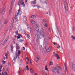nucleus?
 Masks as SVG:
<instances>
[{
    "instance_id": "f257e3e1",
    "label": "nucleus",
    "mask_w": 75,
    "mask_h": 75,
    "mask_svg": "<svg viewBox=\"0 0 75 75\" xmlns=\"http://www.w3.org/2000/svg\"><path fill=\"white\" fill-rule=\"evenodd\" d=\"M22 13V12H21V9L19 8L18 10V13H16V16L15 17V18L16 20V21H18V19H17V16H18V14H19L20 16H21V14Z\"/></svg>"
},
{
    "instance_id": "f03ea898",
    "label": "nucleus",
    "mask_w": 75,
    "mask_h": 75,
    "mask_svg": "<svg viewBox=\"0 0 75 75\" xmlns=\"http://www.w3.org/2000/svg\"><path fill=\"white\" fill-rule=\"evenodd\" d=\"M22 13V12H21V9L19 8L18 10V13H16V16L15 17V18L16 20V21H18V19H17V16H18V14H19L20 16H21V14Z\"/></svg>"
},
{
    "instance_id": "7ed1b4c3",
    "label": "nucleus",
    "mask_w": 75,
    "mask_h": 75,
    "mask_svg": "<svg viewBox=\"0 0 75 75\" xmlns=\"http://www.w3.org/2000/svg\"><path fill=\"white\" fill-rule=\"evenodd\" d=\"M39 34L41 35L42 37H45V31L43 28H42L39 32Z\"/></svg>"
},
{
    "instance_id": "20e7f679",
    "label": "nucleus",
    "mask_w": 75,
    "mask_h": 75,
    "mask_svg": "<svg viewBox=\"0 0 75 75\" xmlns=\"http://www.w3.org/2000/svg\"><path fill=\"white\" fill-rule=\"evenodd\" d=\"M18 4L19 6H20V5H23V7H25V4H24V2L22 1L21 0H19Z\"/></svg>"
},
{
    "instance_id": "39448f33",
    "label": "nucleus",
    "mask_w": 75,
    "mask_h": 75,
    "mask_svg": "<svg viewBox=\"0 0 75 75\" xmlns=\"http://www.w3.org/2000/svg\"><path fill=\"white\" fill-rule=\"evenodd\" d=\"M64 8L65 10V12L67 13V11H68V5H67V2H66V1H64Z\"/></svg>"
},
{
    "instance_id": "423d86ee",
    "label": "nucleus",
    "mask_w": 75,
    "mask_h": 75,
    "mask_svg": "<svg viewBox=\"0 0 75 75\" xmlns=\"http://www.w3.org/2000/svg\"><path fill=\"white\" fill-rule=\"evenodd\" d=\"M35 30L36 31H37L38 34H40V32H39V27L37 26V25H35Z\"/></svg>"
},
{
    "instance_id": "0eeeda50",
    "label": "nucleus",
    "mask_w": 75,
    "mask_h": 75,
    "mask_svg": "<svg viewBox=\"0 0 75 75\" xmlns=\"http://www.w3.org/2000/svg\"><path fill=\"white\" fill-rule=\"evenodd\" d=\"M13 1H12V3L11 4V7L10 8V9L9 10V14H10L11 13V11H12V7H13Z\"/></svg>"
},
{
    "instance_id": "6e6552de",
    "label": "nucleus",
    "mask_w": 75,
    "mask_h": 75,
    "mask_svg": "<svg viewBox=\"0 0 75 75\" xmlns=\"http://www.w3.org/2000/svg\"><path fill=\"white\" fill-rule=\"evenodd\" d=\"M72 69L75 72V65L74 62H72Z\"/></svg>"
},
{
    "instance_id": "1a4fd4ad",
    "label": "nucleus",
    "mask_w": 75,
    "mask_h": 75,
    "mask_svg": "<svg viewBox=\"0 0 75 75\" xmlns=\"http://www.w3.org/2000/svg\"><path fill=\"white\" fill-rule=\"evenodd\" d=\"M9 37V36L8 35L6 38L5 40L3 42V45H4V44H6V42H7V41H8V40Z\"/></svg>"
},
{
    "instance_id": "9d476101",
    "label": "nucleus",
    "mask_w": 75,
    "mask_h": 75,
    "mask_svg": "<svg viewBox=\"0 0 75 75\" xmlns=\"http://www.w3.org/2000/svg\"><path fill=\"white\" fill-rule=\"evenodd\" d=\"M5 9H6V6H4L3 8L2 11V14H3L4 13Z\"/></svg>"
},
{
    "instance_id": "9b49d317",
    "label": "nucleus",
    "mask_w": 75,
    "mask_h": 75,
    "mask_svg": "<svg viewBox=\"0 0 75 75\" xmlns=\"http://www.w3.org/2000/svg\"><path fill=\"white\" fill-rule=\"evenodd\" d=\"M54 56L57 57V59H60V57H59V55H58V54L57 53H56L55 54H54Z\"/></svg>"
},
{
    "instance_id": "f8f14e48",
    "label": "nucleus",
    "mask_w": 75,
    "mask_h": 75,
    "mask_svg": "<svg viewBox=\"0 0 75 75\" xmlns=\"http://www.w3.org/2000/svg\"><path fill=\"white\" fill-rule=\"evenodd\" d=\"M64 65H65V72H67V64L65 62L64 63Z\"/></svg>"
},
{
    "instance_id": "ddd939ff",
    "label": "nucleus",
    "mask_w": 75,
    "mask_h": 75,
    "mask_svg": "<svg viewBox=\"0 0 75 75\" xmlns=\"http://www.w3.org/2000/svg\"><path fill=\"white\" fill-rule=\"evenodd\" d=\"M36 3H37V0H34L33 1L31 2V4H35Z\"/></svg>"
},
{
    "instance_id": "4468645a",
    "label": "nucleus",
    "mask_w": 75,
    "mask_h": 75,
    "mask_svg": "<svg viewBox=\"0 0 75 75\" xmlns=\"http://www.w3.org/2000/svg\"><path fill=\"white\" fill-rule=\"evenodd\" d=\"M18 36L17 37V38L18 39H20L21 37H22V38H23V36L21 35L20 34H18Z\"/></svg>"
},
{
    "instance_id": "2eb2a0df",
    "label": "nucleus",
    "mask_w": 75,
    "mask_h": 75,
    "mask_svg": "<svg viewBox=\"0 0 75 75\" xmlns=\"http://www.w3.org/2000/svg\"><path fill=\"white\" fill-rule=\"evenodd\" d=\"M10 46L11 47V51L12 52H13V48H14V47L13 46V45H11Z\"/></svg>"
},
{
    "instance_id": "dca6fc26",
    "label": "nucleus",
    "mask_w": 75,
    "mask_h": 75,
    "mask_svg": "<svg viewBox=\"0 0 75 75\" xmlns=\"http://www.w3.org/2000/svg\"><path fill=\"white\" fill-rule=\"evenodd\" d=\"M35 38H36V40H38V39L39 38H38V35H36L35 37Z\"/></svg>"
},
{
    "instance_id": "f3484780",
    "label": "nucleus",
    "mask_w": 75,
    "mask_h": 75,
    "mask_svg": "<svg viewBox=\"0 0 75 75\" xmlns=\"http://www.w3.org/2000/svg\"><path fill=\"white\" fill-rule=\"evenodd\" d=\"M16 45V50H19V49H20V47H19V45L18 44H17Z\"/></svg>"
},
{
    "instance_id": "a211bd4d",
    "label": "nucleus",
    "mask_w": 75,
    "mask_h": 75,
    "mask_svg": "<svg viewBox=\"0 0 75 75\" xmlns=\"http://www.w3.org/2000/svg\"><path fill=\"white\" fill-rule=\"evenodd\" d=\"M35 60L36 62H38V61H39V58L37 57L35 59Z\"/></svg>"
},
{
    "instance_id": "6ab92c4d",
    "label": "nucleus",
    "mask_w": 75,
    "mask_h": 75,
    "mask_svg": "<svg viewBox=\"0 0 75 75\" xmlns=\"http://www.w3.org/2000/svg\"><path fill=\"white\" fill-rule=\"evenodd\" d=\"M54 68H55L57 70L61 69V68H60V67H59V66L56 67Z\"/></svg>"
},
{
    "instance_id": "aec40b11",
    "label": "nucleus",
    "mask_w": 75,
    "mask_h": 75,
    "mask_svg": "<svg viewBox=\"0 0 75 75\" xmlns=\"http://www.w3.org/2000/svg\"><path fill=\"white\" fill-rule=\"evenodd\" d=\"M46 52H50V47L49 48L47 49H46V50H45Z\"/></svg>"
},
{
    "instance_id": "412c9836",
    "label": "nucleus",
    "mask_w": 75,
    "mask_h": 75,
    "mask_svg": "<svg viewBox=\"0 0 75 75\" xmlns=\"http://www.w3.org/2000/svg\"><path fill=\"white\" fill-rule=\"evenodd\" d=\"M42 24L43 25H44L45 27H47V24L46 22H44V23Z\"/></svg>"
},
{
    "instance_id": "4be33fe9",
    "label": "nucleus",
    "mask_w": 75,
    "mask_h": 75,
    "mask_svg": "<svg viewBox=\"0 0 75 75\" xmlns=\"http://www.w3.org/2000/svg\"><path fill=\"white\" fill-rule=\"evenodd\" d=\"M56 70L57 69L55 68H54V69L52 70V71L53 72H54V73H55L57 72Z\"/></svg>"
},
{
    "instance_id": "5701e85b",
    "label": "nucleus",
    "mask_w": 75,
    "mask_h": 75,
    "mask_svg": "<svg viewBox=\"0 0 75 75\" xmlns=\"http://www.w3.org/2000/svg\"><path fill=\"white\" fill-rule=\"evenodd\" d=\"M15 54L16 56H17L18 58H19V55H18V53L17 52H16L15 53Z\"/></svg>"
},
{
    "instance_id": "b1692460",
    "label": "nucleus",
    "mask_w": 75,
    "mask_h": 75,
    "mask_svg": "<svg viewBox=\"0 0 75 75\" xmlns=\"http://www.w3.org/2000/svg\"><path fill=\"white\" fill-rule=\"evenodd\" d=\"M24 21H27V18L25 16L24 17Z\"/></svg>"
},
{
    "instance_id": "393cba45",
    "label": "nucleus",
    "mask_w": 75,
    "mask_h": 75,
    "mask_svg": "<svg viewBox=\"0 0 75 75\" xmlns=\"http://www.w3.org/2000/svg\"><path fill=\"white\" fill-rule=\"evenodd\" d=\"M53 62H50V64H49V66H51V65H53Z\"/></svg>"
},
{
    "instance_id": "a878e982",
    "label": "nucleus",
    "mask_w": 75,
    "mask_h": 75,
    "mask_svg": "<svg viewBox=\"0 0 75 75\" xmlns=\"http://www.w3.org/2000/svg\"><path fill=\"white\" fill-rule=\"evenodd\" d=\"M36 17V16L34 15H33L30 17V18H35Z\"/></svg>"
},
{
    "instance_id": "bb28decb",
    "label": "nucleus",
    "mask_w": 75,
    "mask_h": 75,
    "mask_svg": "<svg viewBox=\"0 0 75 75\" xmlns=\"http://www.w3.org/2000/svg\"><path fill=\"white\" fill-rule=\"evenodd\" d=\"M45 69L46 71H48V68H47V65H46L45 66Z\"/></svg>"
},
{
    "instance_id": "cd10ccee",
    "label": "nucleus",
    "mask_w": 75,
    "mask_h": 75,
    "mask_svg": "<svg viewBox=\"0 0 75 75\" xmlns=\"http://www.w3.org/2000/svg\"><path fill=\"white\" fill-rule=\"evenodd\" d=\"M71 37L72 39H73V40H75V37L73 35H71Z\"/></svg>"
},
{
    "instance_id": "c85d7f7f",
    "label": "nucleus",
    "mask_w": 75,
    "mask_h": 75,
    "mask_svg": "<svg viewBox=\"0 0 75 75\" xmlns=\"http://www.w3.org/2000/svg\"><path fill=\"white\" fill-rule=\"evenodd\" d=\"M31 23L33 24H35V22L34 21H32Z\"/></svg>"
},
{
    "instance_id": "c756f323",
    "label": "nucleus",
    "mask_w": 75,
    "mask_h": 75,
    "mask_svg": "<svg viewBox=\"0 0 75 75\" xmlns=\"http://www.w3.org/2000/svg\"><path fill=\"white\" fill-rule=\"evenodd\" d=\"M14 19H13L11 22V25L13 24L14 23Z\"/></svg>"
},
{
    "instance_id": "7c9ffc66",
    "label": "nucleus",
    "mask_w": 75,
    "mask_h": 75,
    "mask_svg": "<svg viewBox=\"0 0 75 75\" xmlns=\"http://www.w3.org/2000/svg\"><path fill=\"white\" fill-rule=\"evenodd\" d=\"M47 22V21H45V20H43V22H42V24H44V23Z\"/></svg>"
},
{
    "instance_id": "2f4dec72",
    "label": "nucleus",
    "mask_w": 75,
    "mask_h": 75,
    "mask_svg": "<svg viewBox=\"0 0 75 75\" xmlns=\"http://www.w3.org/2000/svg\"><path fill=\"white\" fill-rule=\"evenodd\" d=\"M18 54H21V51H20V50H18Z\"/></svg>"
},
{
    "instance_id": "473e14b6",
    "label": "nucleus",
    "mask_w": 75,
    "mask_h": 75,
    "mask_svg": "<svg viewBox=\"0 0 75 75\" xmlns=\"http://www.w3.org/2000/svg\"><path fill=\"white\" fill-rule=\"evenodd\" d=\"M26 67L27 68V69H26L27 71H28V70H29V68H28V65H27V66H26Z\"/></svg>"
},
{
    "instance_id": "72a5a7b5",
    "label": "nucleus",
    "mask_w": 75,
    "mask_h": 75,
    "mask_svg": "<svg viewBox=\"0 0 75 75\" xmlns=\"http://www.w3.org/2000/svg\"><path fill=\"white\" fill-rule=\"evenodd\" d=\"M30 72L31 73H33V74H35V72L34 71V70H32V71H30Z\"/></svg>"
},
{
    "instance_id": "f704fd0d",
    "label": "nucleus",
    "mask_w": 75,
    "mask_h": 75,
    "mask_svg": "<svg viewBox=\"0 0 75 75\" xmlns=\"http://www.w3.org/2000/svg\"><path fill=\"white\" fill-rule=\"evenodd\" d=\"M5 55L6 57H7V56L8 55V53H6L5 54Z\"/></svg>"
},
{
    "instance_id": "c9c22d12",
    "label": "nucleus",
    "mask_w": 75,
    "mask_h": 75,
    "mask_svg": "<svg viewBox=\"0 0 75 75\" xmlns=\"http://www.w3.org/2000/svg\"><path fill=\"white\" fill-rule=\"evenodd\" d=\"M13 64H14L15 62H16V59H13Z\"/></svg>"
},
{
    "instance_id": "e433bc0d",
    "label": "nucleus",
    "mask_w": 75,
    "mask_h": 75,
    "mask_svg": "<svg viewBox=\"0 0 75 75\" xmlns=\"http://www.w3.org/2000/svg\"><path fill=\"white\" fill-rule=\"evenodd\" d=\"M7 20H6L4 22V24H7Z\"/></svg>"
},
{
    "instance_id": "4c0bfd02",
    "label": "nucleus",
    "mask_w": 75,
    "mask_h": 75,
    "mask_svg": "<svg viewBox=\"0 0 75 75\" xmlns=\"http://www.w3.org/2000/svg\"><path fill=\"white\" fill-rule=\"evenodd\" d=\"M16 35H18V30H17L16 32Z\"/></svg>"
},
{
    "instance_id": "58836bf2",
    "label": "nucleus",
    "mask_w": 75,
    "mask_h": 75,
    "mask_svg": "<svg viewBox=\"0 0 75 75\" xmlns=\"http://www.w3.org/2000/svg\"><path fill=\"white\" fill-rule=\"evenodd\" d=\"M40 1L42 3H44V1L43 0H40Z\"/></svg>"
},
{
    "instance_id": "ea45409f",
    "label": "nucleus",
    "mask_w": 75,
    "mask_h": 75,
    "mask_svg": "<svg viewBox=\"0 0 75 75\" xmlns=\"http://www.w3.org/2000/svg\"><path fill=\"white\" fill-rule=\"evenodd\" d=\"M2 67H3V66H2V65H0V69H2Z\"/></svg>"
},
{
    "instance_id": "a19ab883",
    "label": "nucleus",
    "mask_w": 75,
    "mask_h": 75,
    "mask_svg": "<svg viewBox=\"0 0 75 75\" xmlns=\"http://www.w3.org/2000/svg\"><path fill=\"white\" fill-rule=\"evenodd\" d=\"M57 45H58L59 47H57V48H60V46H59V45L57 44H56Z\"/></svg>"
},
{
    "instance_id": "79ce46f5",
    "label": "nucleus",
    "mask_w": 75,
    "mask_h": 75,
    "mask_svg": "<svg viewBox=\"0 0 75 75\" xmlns=\"http://www.w3.org/2000/svg\"><path fill=\"white\" fill-rule=\"evenodd\" d=\"M13 41L14 43H15L16 42V40L14 39H13Z\"/></svg>"
},
{
    "instance_id": "37998d69",
    "label": "nucleus",
    "mask_w": 75,
    "mask_h": 75,
    "mask_svg": "<svg viewBox=\"0 0 75 75\" xmlns=\"http://www.w3.org/2000/svg\"><path fill=\"white\" fill-rule=\"evenodd\" d=\"M72 31H75V28H74V27H73L72 28Z\"/></svg>"
},
{
    "instance_id": "c03bdc74",
    "label": "nucleus",
    "mask_w": 75,
    "mask_h": 75,
    "mask_svg": "<svg viewBox=\"0 0 75 75\" xmlns=\"http://www.w3.org/2000/svg\"><path fill=\"white\" fill-rule=\"evenodd\" d=\"M20 41L21 42H22V41H24V40H22V39H21L20 40Z\"/></svg>"
},
{
    "instance_id": "a18cd8bd",
    "label": "nucleus",
    "mask_w": 75,
    "mask_h": 75,
    "mask_svg": "<svg viewBox=\"0 0 75 75\" xmlns=\"http://www.w3.org/2000/svg\"><path fill=\"white\" fill-rule=\"evenodd\" d=\"M27 37L28 38H29L30 37V35H29L27 34Z\"/></svg>"
},
{
    "instance_id": "49530a36",
    "label": "nucleus",
    "mask_w": 75,
    "mask_h": 75,
    "mask_svg": "<svg viewBox=\"0 0 75 75\" xmlns=\"http://www.w3.org/2000/svg\"><path fill=\"white\" fill-rule=\"evenodd\" d=\"M17 56H16H16H15L14 57V59H16L17 58Z\"/></svg>"
},
{
    "instance_id": "de8ad7c7",
    "label": "nucleus",
    "mask_w": 75,
    "mask_h": 75,
    "mask_svg": "<svg viewBox=\"0 0 75 75\" xmlns=\"http://www.w3.org/2000/svg\"><path fill=\"white\" fill-rule=\"evenodd\" d=\"M46 48H47V47L46 46V45H45L44 47V49H45V50H47Z\"/></svg>"
},
{
    "instance_id": "09e8293b",
    "label": "nucleus",
    "mask_w": 75,
    "mask_h": 75,
    "mask_svg": "<svg viewBox=\"0 0 75 75\" xmlns=\"http://www.w3.org/2000/svg\"><path fill=\"white\" fill-rule=\"evenodd\" d=\"M5 75H6V74H7V73L6 72H5L4 73V75H5Z\"/></svg>"
},
{
    "instance_id": "8fccbe9b",
    "label": "nucleus",
    "mask_w": 75,
    "mask_h": 75,
    "mask_svg": "<svg viewBox=\"0 0 75 75\" xmlns=\"http://www.w3.org/2000/svg\"><path fill=\"white\" fill-rule=\"evenodd\" d=\"M3 64H4L5 63H6V61H3Z\"/></svg>"
},
{
    "instance_id": "3c124183",
    "label": "nucleus",
    "mask_w": 75,
    "mask_h": 75,
    "mask_svg": "<svg viewBox=\"0 0 75 75\" xmlns=\"http://www.w3.org/2000/svg\"><path fill=\"white\" fill-rule=\"evenodd\" d=\"M46 38H45L44 39L45 42H46V43L47 42H46Z\"/></svg>"
},
{
    "instance_id": "603ef678",
    "label": "nucleus",
    "mask_w": 75,
    "mask_h": 75,
    "mask_svg": "<svg viewBox=\"0 0 75 75\" xmlns=\"http://www.w3.org/2000/svg\"><path fill=\"white\" fill-rule=\"evenodd\" d=\"M9 69L8 68H7V71L8 72L9 71V69Z\"/></svg>"
},
{
    "instance_id": "864d4df0",
    "label": "nucleus",
    "mask_w": 75,
    "mask_h": 75,
    "mask_svg": "<svg viewBox=\"0 0 75 75\" xmlns=\"http://www.w3.org/2000/svg\"><path fill=\"white\" fill-rule=\"evenodd\" d=\"M37 7H38V8H40V6H37Z\"/></svg>"
},
{
    "instance_id": "5fc2aeb1",
    "label": "nucleus",
    "mask_w": 75,
    "mask_h": 75,
    "mask_svg": "<svg viewBox=\"0 0 75 75\" xmlns=\"http://www.w3.org/2000/svg\"><path fill=\"white\" fill-rule=\"evenodd\" d=\"M8 65H11V64L10 63V62H8Z\"/></svg>"
},
{
    "instance_id": "6e6d98bb",
    "label": "nucleus",
    "mask_w": 75,
    "mask_h": 75,
    "mask_svg": "<svg viewBox=\"0 0 75 75\" xmlns=\"http://www.w3.org/2000/svg\"><path fill=\"white\" fill-rule=\"evenodd\" d=\"M34 75H38V74L37 73H36Z\"/></svg>"
},
{
    "instance_id": "4d7b16f0",
    "label": "nucleus",
    "mask_w": 75,
    "mask_h": 75,
    "mask_svg": "<svg viewBox=\"0 0 75 75\" xmlns=\"http://www.w3.org/2000/svg\"><path fill=\"white\" fill-rule=\"evenodd\" d=\"M27 27H28V28H30V27H29V26L28 25H27Z\"/></svg>"
},
{
    "instance_id": "13d9d810",
    "label": "nucleus",
    "mask_w": 75,
    "mask_h": 75,
    "mask_svg": "<svg viewBox=\"0 0 75 75\" xmlns=\"http://www.w3.org/2000/svg\"><path fill=\"white\" fill-rule=\"evenodd\" d=\"M23 50H25V47H23Z\"/></svg>"
},
{
    "instance_id": "bf43d9fd",
    "label": "nucleus",
    "mask_w": 75,
    "mask_h": 75,
    "mask_svg": "<svg viewBox=\"0 0 75 75\" xmlns=\"http://www.w3.org/2000/svg\"><path fill=\"white\" fill-rule=\"evenodd\" d=\"M4 60H5V59H6V57H4Z\"/></svg>"
},
{
    "instance_id": "052dcab7",
    "label": "nucleus",
    "mask_w": 75,
    "mask_h": 75,
    "mask_svg": "<svg viewBox=\"0 0 75 75\" xmlns=\"http://www.w3.org/2000/svg\"><path fill=\"white\" fill-rule=\"evenodd\" d=\"M30 64H32V62H31V60H30Z\"/></svg>"
},
{
    "instance_id": "680f3d73",
    "label": "nucleus",
    "mask_w": 75,
    "mask_h": 75,
    "mask_svg": "<svg viewBox=\"0 0 75 75\" xmlns=\"http://www.w3.org/2000/svg\"><path fill=\"white\" fill-rule=\"evenodd\" d=\"M30 71L31 72V71H33V69H30Z\"/></svg>"
},
{
    "instance_id": "e2e57ef3",
    "label": "nucleus",
    "mask_w": 75,
    "mask_h": 75,
    "mask_svg": "<svg viewBox=\"0 0 75 75\" xmlns=\"http://www.w3.org/2000/svg\"><path fill=\"white\" fill-rule=\"evenodd\" d=\"M28 62L27 61L26 62V65H28Z\"/></svg>"
},
{
    "instance_id": "0e129e2a",
    "label": "nucleus",
    "mask_w": 75,
    "mask_h": 75,
    "mask_svg": "<svg viewBox=\"0 0 75 75\" xmlns=\"http://www.w3.org/2000/svg\"><path fill=\"white\" fill-rule=\"evenodd\" d=\"M48 38H49V40H51V37H48Z\"/></svg>"
},
{
    "instance_id": "69168bd1",
    "label": "nucleus",
    "mask_w": 75,
    "mask_h": 75,
    "mask_svg": "<svg viewBox=\"0 0 75 75\" xmlns=\"http://www.w3.org/2000/svg\"><path fill=\"white\" fill-rule=\"evenodd\" d=\"M27 61H29V59H28V58H27Z\"/></svg>"
},
{
    "instance_id": "338daca9",
    "label": "nucleus",
    "mask_w": 75,
    "mask_h": 75,
    "mask_svg": "<svg viewBox=\"0 0 75 75\" xmlns=\"http://www.w3.org/2000/svg\"><path fill=\"white\" fill-rule=\"evenodd\" d=\"M28 0H26L25 1V3H27Z\"/></svg>"
},
{
    "instance_id": "774afa93",
    "label": "nucleus",
    "mask_w": 75,
    "mask_h": 75,
    "mask_svg": "<svg viewBox=\"0 0 75 75\" xmlns=\"http://www.w3.org/2000/svg\"><path fill=\"white\" fill-rule=\"evenodd\" d=\"M42 72L43 74H44V71L43 70H42Z\"/></svg>"
}]
</instances>
